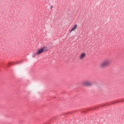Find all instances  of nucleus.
Here are the masks:
<instances>
[{
    "label": "nucleus",
    "instance_id": "obj_6",
    "mask_svg": "<svg viewBox=\"0 0 124 124\" xmlns=\"http://www.w3.org/2000/svg\"><path fill=\"white\" fill-rule=\"evenodd\" d=\"M12 64H13V63L12 62H9L8 63V66H10L11 65H12Z\"/></svg>",
    "mask_w": 124,
    "mask_h": 124
},
{
    "label": "nucleus",
    "instance_id": "obj_3",
    "mask_svg": "<svg viewBox=\"0 0 124 124\" xmlns=\"http://www.w3.org/2000/svg\"><path fill=\"white\" fill-rule=\"evenodd\" d=\"M81 85L85 87H91L93 86V83L91 81H85L81 82Z\"/></svg>",
    "mask_w": 124,
    "mask_h": 124
},
{
    "label": "nucleus",
    "instance_id": "obj_5",
    "mask_svg": "<svg viewBox=\"0 0 124 124\" xmlns=\"http://www.w3.org/2000/svg\"><path fill=\"white\" fill-rule=\"evenodd\" d=\"M77 28H78V25L77 24L75 25L72 28L71 30L70 31V32H72V31H74L75 30L77 29Z\"/></svg>",
    "mask_w": 124,
    "mask_h": 124
},
{
    "label": "nucleus",
    "instance_id": "obj_4",
    "mask_svg": "<svg viewBox=\"0 0 124 124\" xmlns=\"http://www.w3.org/2000/svg\"><path fill=\"white\" fill-rule=\"evenodd\" d=\"M86 58V53H81L79 56V60H84Z\"/></svg>",
    "mask_w": 124,
    "mask_h": 124
},
{
    "label": "nucleus",
    "instance_id": "obj_2",
    "mask_svg": "<svg viewBox=\"0 0 124 124\" xmlns=\"http://www.w3.org/2000/svg\"><path fill=\"white\" fill-rule=\"evenodd\" d=\"M45 51H48V47L44 46L38 49L36 53V55H40L42 53L45 52Z\"/></svg>",
    "mask_w": 124,
    "mask_h": 124
},
{
    "label": "nucleus",
    "instance_id": "obj_1",
    "mask_svg": "<svg viewBox=\"0 0 124 124\" xmlns=\"http://www.w3.org/2000/svg\"><path fill=\"white\" fill-rule=\"evenodd\" d=\"M111 64V61L109 60H106L102 62L99 65L100 68H106Z\"/></svg>",
    "mask_w": 124,
    "mask_h": 124
}]
</instances>
